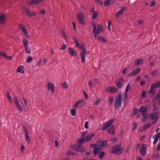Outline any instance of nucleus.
Instances as JSON below:
<instances>
[{
    "instance_id": "nucleus-41",
    "label": "nucleus",
    "mask_w": 160,
    "mask_h": 160,
    "mask_svg": "<svg viewBox=\"0 0 160 160\" xmlns=\"http://www.w3.org/2000/svg\"><path fill=\"white\" fill-rule=\"evenodd\" d=\"M104 3L105 6H107L110 4L109 0H106L104 1Z\"/></svg>"
},
{
    "instance_id": "nucleus-25",
    "label": "nucleus",
    "mask_w": 160,
    "mask_h": 160,
    "mask_svg": "<svg viewBox=\"0 0 160 160\" xmlns=\"http://www.w3.org/2000/svg\"><path fill=\"white\" fill-rule=\"evenodd\" d=\"M115 127L114 125H112L108 130V133H111L113 135L115 134Z\"/></svg>"
},
{
    "instance_id": "nucleus-30",
    "label": "nucleus",
    "mask_w": 160,
    "mask_h": 160,
    "mask_svg": "<svg viewBox=\"0 0 160 160\" xmlns=\"http://www.w3.org/2000/svg\"><path fill=\"white\" fill-rule=\"evenodd\" d=\"M101 150L100 148H95L93 150V152L94 155L96 156L97 154H98L100 151Z\"/></svg>"
},
{
    "instance_id": "nucleus-40",
    "label": "nucleus",
    "mask_w": 160,
    "mask_h": 160,
    "mask_svg": "<svg viewBox=\"0 0 160 160\" xmlns=\"http://www.w3.org/2000/svg\"><path fill=\"white\" fill-rule=\"evenodd\" d=\"M76 109H72L71 110V114L72 116H74L76 114Z\"/></svg>"
},
{
    "instance_id": "nucleus-44",
    "label": "nucleus",
    "mask_w": 160,
    "mask_h": 160,
    "mask_svg": "<svg viewBox=\"0 0 160 160\" xmlns=\"http://www.w3.org/2000/svg\"><path fill=\"white\" fill-rule=\"evenodd\" d=\"M113 101V98L112 97H111L109 98V105H111Z\"/></svg>"
},
{
    "instance_id": "nucleus-22",
    "label": "nucleus",
    "mask_w": 160,
    "mask_h": 160,
    "mask_svg": "<svg viewBox=\"0 0 160 160\" xmlns=\"http://www.w3.org/2000/svg\"><path fill=\"white\" fill-rule=\"evenodd\" d=\"M143 63V60L142 59H138L135 60L134 62V65L135 66H138L139 65H141Z\"/></svg>"
},
{
    "instance_id": "nucleus-18",
    "label": "nucleus",
    "mask_w": 160,
    "mask_h": 160,
    "mask_svg": "<svg viewBox=\"0 0 160 160\" xmlns=\"http://www.w3.org/2000/svg\"><path fill=\"white\" fill-rule=\"evenodd\" d=\"M114 121V119H112L107 122L106 125L103 128L102 130H106L112 125Z\"/></svg>"
},
{
    "instance_id": "nucleus-59",
    "label": "nucleus",
    "mask_w": 160,
    "mask_h": 160,
    "mask_svg": "<svg viewBox=\"0 0 160 160\" xmlns=\"http://www.w3.org/2000/svg\"><path fill=\"white\" fill-rule=\"evenodd\" d=\"M101 101V100L100 99H98L97 101L96 102H95L93 104V105H98Z\"/></svg>"
},
{
    "instance_id": "nucleus-27",
    "label": "nucleus",
    "mask_w": 160,
    "mask_h": 160,
    "mask_svg": "<svg viewBox=\"0 0 160 160\" xmlns=\"http://www.w3.org/2000/svg\"><path fill=\"white\" fill-rule=\"evenodd\" d=\"M151 120H154V119H158L159 118L158 116L157 115L156 112H153L151 114Z\"/></svg>"
},
{
    "instance_id": "nucleus-60",
    "label": "nucleus",
    "mask_w": 160,
    "mask_h": 160,
    "mask_svg": "<svg viewBox=\"0 0 160 160\" xmlns=\"http://www.w3.org/2000/svg\"><path fill=\"white\" fill-rule=\"evenodd\" d=\"M85 128L86 129L88 128V122L87 121L86 122L85 124Z\"/></svg>"
},
{
    "instance_id": "nucleus-1",
    "label": "nucleus",
    "mask_w": 160,
    "mask_h": 160,
    "mask_svg": "<svg viewBox=\"0 0 160 160\" xmlns=\"http://www.w3.org/2000/svg\"><path fill=\"white\" fill-rule=\"evenodd\" d=\"M73 39L77 48L79 49H82V51L80 52V54L82 62L83 63H84L85 61V55L87 53V51L86 48L83 44H80L78 40L76 38L73 37Z\"/></svg>"
},
{
    "instance_id": "nucleus-54",
    "label": "nucleus",
    "mask_w": 160,
    "mask_h": 160,
    "mask_svg": "<svg viewBox=\"0 0 160 160\" xmlns=\"http://www.w3.org/2000/svg\"><path fill=\"white\" fill-rule=\"evenodd\" d=\"M147 92L145 91H143L142 92L141 97H146V94Z\"/></svg>"
},
{
    "instance_id": "nucleus-64",
    "label": "nucleus",
    "mask_w": 160,
    "mask_h": 160,
    "mask_svg": "<svg viewBox=\"0 0 160 160\" xmlns=\"http://www.w3.org/2000/svg\"><path fill=\"white\" fill-rule=\"evenodd\" d=\"M141 146V145L139 143H138L137 144V146L136 148V149L137 150Z\"/></svg>"
},
{
    "instance_id": "nucleus-53",
    "label": "nucleus",
    "mask_w": 160,
    "mask_h": 160,
    "mask_svg": "<svg viewBox=\"0 0 160 160\" xmlns=\"http://www.w3.org/2000/svg\"><path fill=\"white\" fill-rule=\"evenodd\" d=\"M133 130L134 131L135 130L137 127V123L136 122H135L133 124Z\"/></svg>"
},
{
    "instance_id": "nucleus-63",
    "label": "nucleus",
    "mask_w": 160,
    "mask_h": 160,
    "mask_svg": "<svg viewBox=\"0 0 160 160\" xmlns=\"http://www.w3.org/2000/svg\"><path fill=\"white\" fill-rule=\"evenodd\" d=\"M119 82H122L124 80V78H123L121 77L119 78Z\"/></svg>"
},
{
    "instance_id": "nucleus-32",
    "label": "nucleus",
    "mask_w": 160,
    "mask_h": 160,
    "mask_svg": "<svg viewBox=\"0 0 160 160\" xmlns=\"http://www.w3.org/2000/svg\"><path fill=\"white\" fill-rule=\"evenodd\" d=\"M151 123H148L147 124H146L145 125H144V126H143L142 128V130L143 131H144L148 128H149L151 127Z\"/></svg>"
},
{
    "instance_id": "nucleus-4",
    "label": "nucleus",
    "mask_w": 160,
    "mask_h": 160,
    "mask_svg": "<svg viewBox=\"0 0 160 160\" xmlns=\"http://www.w3.org/2000/svg\"><path fill=\"white\" fill-rule=\"evenodd\" d=\"M122 95V94H119L115 98L114 107L116 109H118L121 107Z\"/></svg>"
},
{
    "instance_id": "nucleus-48",
    "label": "nucleus",
    "mask_w": 160,
    "mask_h": 160,
    "mask_svg": "<svg viewBox=\"0 0 160 160\" xmlns=\"http://www.w3.org/2000/svg\"><path fill=\"white\" fill-rule=\"evenodd\" d=\"M123 84L120 82H118L117 83V86L118 88H121Z\"/></svg>"
},
{
    "instance_id": "nucleus-50",
    "label": "nucleus",
    "mask_w": 160,
    "mask_h": 160,
    "mask_svg": "<svg viewBox=\"0 0 160 160\" xmlns=\"http://www.w3.org/2000/svg\"><path fill=\"white\" fill-rule=\"evenodd\" d=\"M22 99L23 100L25 103V108H26L28 107L27 101L26 99L24 98H23Z\"/></svg>"
},
{
    "instance_id": "nucleus-34",
    "label": "nucleus",
    "mask_w": 160,
    "mask_h": 160,
    "mask_svg": "<svg viewBox=\"0 0 160 160\" xmlns=\"http://www.w3.org/2000/svg\"><path fill=\"white\" fill-rule=\"evenodd\" d=\"M97 38L98 40H100L101 42H107V40L102 36H98Z\"/></svg>"
},
{
    "instance_id": "nucleus-17",
    "label": "nucleus",
    "mask_w": 160,
    "mask_h": 160,
    "mask_svg": "<svg viewBox=\"0 0 160 160\" xmlns=\"http://www.w3.org/2000/svg\"><path fill=\"white\" fill-rule=\"evenodd\" d=\"M147 147L146 145L142 144L141 148L140 150V152L141 155L143 156H144L146 152Z\"/></svg>"
},
{
    "instance_id": "nucleus-33",
    "label": "nucleus",
    "mask_w": 160,
    "mask_h": 160,
    "mask_svg": "<svg viewBox=\"0 0 160 160\" xmlns=\"http://www.w3.org/2000/svg\"><path fill=\"white\" fill-rule=\"evenodd\" d=\"M85 141V139L83 138H79L77 140V143L81 144Z\"/></svg>"
},
{
    "instance_id": "nucleus-21",
    "label": "nucleus",
    "mask_w": 160,
    "mask_h": 160,
    "mask_svg": "<svg viewBox=\"0 0 160 160\" xmlns=\"http://www.w3.org/2000/svg\"><path fill=\"white\" fill-rule=\"evenodd\" d=\"M0 56L3 57L5 58L11 60L12 59V57L10 56L7 55L6 52H2L0 51Z\"/></svg>"
},
{
    "instance_id": "nucleus-29",
    "label": "nucleus",
    "mask_w": 160,
    "mask_h": 160,
    "mask_svg": "<svg viewBox=\"0 0 160 160\" xmlns=\"http://www.w3.org/2000/svg\"><path fill=\"white\" fill-rule=\"evenodd\" d=\"M19 27L20 29L22 31V32L25 33L28 32L27 30L26 29L25 27L22 24H20L19 25Z\"/></svg>"
},
{
    "instance_id": "nucleus-9",
    "label": "nucleus",
    "mask_w": 160,
    "mask_h": 160,
    "mask_svg": "<svg viewBox=\"0 0 160 160\" xmlns=\"http://www.w3.org/2000/svg\"><path fill=\"white\" fill-rule=\"evenodd\" d=\"M46 88L48 91H51L53 93L55 92V87L54 85L50 82H48L46 85Z\"/></svg>"
},
{
    "instance_id": "nucleus-14",
    "label": "nucleus",
    "mask_w": 160,
    "mask_h": 160,
    "mask_svg": "<svg viewBox=\"0 0 160 160\" xmlns=\"http://www.w3.org/2000/svg\"><path fill=\"white\" fill-rule=\"evenodd\" d=\"M140 68H137L135 69L132 70L130 73L128 75V76L129 77H130L137 75L140 72Z\"/></svg>"
},
{
    "instance_id": "nucleus-38",
    "label": "nucleus",
    "mask_w": 160,
    "mask_h": 160,
    "mask_svg": "<svg viewBox=\"0 0 160 160\" xmlns=\"http://www.w3.org/2000/svg\"><path fill=\"white\" fill-rule=\"evenodd\" d=\"M16 108L17 109L19 110L20 112H22L23 111V109L22 107H21V105H20V104H18L16 106Z\"/></svg>"
},
{
    "instance_id": "nucleus-31",
    "label": "nucleus",
    "mask_w": 160,
    "mask_h": 160,
    "mask_svg": "<svg viewBox=\"0 0 160 160\" xmlns=\"http://www.w3.org/2000/svg\"><path fill=\"white\" fill-rule=\"evenodd\" d=\"M61 86L64 89H68V85L66 81H65L63 83H62Z\"/></svg>"
},
{
    "instance_id": "nucleus-10",
    "label": "nucleus",
    "mask_w": 160,
    "mask_h": 160,
    "mask_svg": "<svg viewBox=\"0 0 160 160\" xmlns=\"http://www.w3.org/2000/svg\"><path fill=\"white\" fill-rule=\"evenodd\" d=\"M86 105L85 101L84 100L80 101L76 103L74 107L75 109H78L84 107Z\"/></svg>"
},
{
    "instance_id": "nucleus-16",
    "label": "nucleus",
    "mask_w": 160,
    "mask_h": 160,
    "mask_svg": "<svg viewBox=\"0 0 160 160\" xmlns=\"http://www.w3.org/2000/svg\"><path fill=\"white\" fill-rule=\"evenodd\" d=\"M147 110L148 108L146 107L143 106L140 108L139 112H142V116L144 117L147 114Z\"/></svg>"
},
{
    "instance_id": "nucleus-6",
    "label": "nucleus",
    "mask_w": 160,
    "mask_h": 160,
    "mask_svg": "<svg viewBox=\"0 0 160 160\" xmlns=\"http://www.w3.org/2000/svg\"><path fill=\"white\" fill-rule=\"evenodd\" d=\"M158 87H160V81H158L156 83L152 84L148 93L149 94L152 93L153 95H154L156 92V91L154 90V89Z\"/></svg>"
},
{
    "instance_id": "nucleus-15",
    "label": "nucleus",
    "mask_w": 160,
    "mask_h": 160,
    "mask_svg": "<svg viewBox=\"0 0 160 160\" xmlns=\"http://www.w3.org/2000/svg\"><path fill=\"white\" fill-rule=\"evenodd\" d=\"M23 129L25 132V135L27 142L28 144H29L31 142V140L29 135L28 133L27 128L24 126H23Z\"/></svg>"
},
{
    "instance_id": "nucleus-20",
    "label": "nucleus",
    "mask_w": 160,
    "mask_h": 160,
    "mask_svg": "<svg viewBox=\"0 0 160 160\" xmlns=\"http://www.w3.org/2000/svg\"><path fill=\"white\" fill-rule=\"evenodd\" d=\"M95 135L94 133H91L86 136L85 138V142H88Z\"/></svg>"
},
{
    "instance_id": "nucleus-56",
    "label": "nucleus",
    "mask_w": 160,
    "mask_h": 160,
    "mask_svg": "<svg viewBox=\"0 0 160 160\" xmlns=\"http://www.w3.org/2000/svg\"><path fill=\"white\" fill-rule=\"evenodd\" d=\"M66 47H67L66 45L65 44H63L62 46L60 48V49L62 50H64L66 48Z\"/></svg>"
},
{
    "instance_id": "nucleus-35",
    "label": "nucleus",
    "mask_w": 160,
    "mask_h": 160,
    "mask_svg": "<svg viewBox=\"0 0 160 160\" xmlns=\"http://www.w3.org/2000/svg\"><path fill=\"white\" fill-rule=\"evenodd\" d=\"M14 100L16 106L19 104L18 99L16 96H15L14 97Z\"/></svg>"
},
{
    "instance_id": "nucleus-23",
    "label": "nucleus",
    "mask_w": 160,
    "mask_h": 160,
    "mask_svg": "<svg viewBox=\"0 0 160 160\" xmlns=\"http://www.w3.org/2000/svg\"><path fill=\"white\" fill-rule=\"evenodd\" d=\"M160 138V132L158 133L156 135L153 136V138L154 139V140L153 142V144L154 145L157 143L159 138Z\"/></svg>"
},
{
    "instance_id": "nucleus-2",
    "label": "nucleus",
    "mask_w": 160,
    "mask_h": 160,
    "mask_svg": "<svg viewBox=\"0 0 160 160\" xmlns=\"http://www.w3.org/2000/svg\"><path fill=\"white\" fill-rule=\"evenodd\" d=\"M112 153H114L116 155L121 154L123 152L124 148L122 147V144H117L112 148Z\"/></svg>"
},
{
    "instance_id": "nucleus-7",
    "label": "nucleus",
    "mask_w": 160,
    "mask_h": 160,
    "mask_svg": "<svg viewBox=\"0 0 160 160\" xmlns=\"http://www.w3.org/2000/svg\"><path fill=\"white\" fill-rule=\"evenodd\" d=\"M23 11L26 15L29 17L34 16L36 15V12H31L30 9L27 8H24Z\"/></svg>"
},
{
    "instance_id": "nucleus-37",
    "label": "nucleus",
    "mask_w": 160,
    "mask_h": 160,
    "mask_svg": "<svg viewBox=\"0 0 160 160\" xmlns=\"http://www.w3.org/2000/svg\"><path fill=\"white\" fill-rule=\"evenodd\" d=\"M98 12L97 11V12H94L93 14L92 19H96L97 18V17L98 15Z\"/></svg>"
},
{
    "instance_id": "nucleus-5",
    "label": "nucleus",
    "mask_w": 160,
    "mask_h": 160,
    "mask_svg": "<svg viewBox=\"0 0 160 160\" xmlns=\"http://www.w3.org/2000/svg\"><path fill=\"white\" fill-rule=\"evenodd\" d=\"M71 147L74 150L78 152H81L82 154L87 150L81 144H74L72 145Z\"/></svg>"
},
{
    "instance_id": "nucleus-3",
    "label": "nucleus",
    "mask_w": 160,
    "mask_h": 160,
    "mask_svg": "<svg viewBox=\"0 0 160 160\" xmlns=\"http://www.w3.org/2000/svg\"><path fill=\"white\" fill-rule=\"evenodd\" d=\"M92 26L93 27L92 32L94 34V37L96 38L98 34L101 32L102 30V26L99 24H98L97 25L95 22L92 24Z\"/></svg>"
},
{
    "instance_id": "nucleus-26",
    "label": "nucleus",
    "mask_w": 160,
    "mask_h": 160,
    "mask_svg": "<svg viewBox=\"0 0 160 160\" xmlns=\"http://www.w3.org/2000/svg\"><path fill=\"white\" fill-rule=\"evenodd\" d=\"M124 10V8H122L120 10L116 13L115 14L116 17L117 18H118L120 15H122L123 13Z\"/></svg>"
},
{
    "instance_id": "nucleus-45",
    "label": "nucleus",
    "mask_w": 160,
    "mask_h": 160,
    "mask_svg": "<svg viewBox=\"0 0 160 160\" xmlns=\"http://www.w3.org/2000/svg\"><path fill=\"white\" fill-rule=\"evenodd\" d=\"M158 73V70H155L153 71H152L151 73L154 76H155L157 73Z\"/></svg>"
},
{
    "instance_id": "nucleus-49",
    "label": "nucleus",
    "mask_w": 160,
    "mask_h": 160,
    "mask_svg": "<svg viewBox=\"0 0 160 160\" xmlns=\"http://www.w3.org/2000/svg\"><path fill=\"white\" fill-rule=\"evenodd\" d=\"M90 147L93 148H98V145L97 144H90Z\"/></svg>"
},
{
    "instance_id": "nucleus-55",
    "label": "nucleus",
    "mask_w": 160,
    "mask_h": 160,
    "mask_svg": "<svg viewBox=\"0 0 160 160\" xmlns=\"http://www.w3.org/2000/svg\"><path fill=\"white\" fill-rule=\"evenodd\" d=\"M128 69H129L128 68H125L122 71V73L124 74H125L126 73V72L128 71Z\"/></svg>"
},
{
    "instance_id": "nucleus-62",
    "label": "nucleus",
    "mask_w": 160,
    "mask_h": 160,
    "mask_svg": "<svg viewBox=\"0 0 160 160\" xmlns=\"http://www.w3.org/2000/svg\"><path fill=\"white\" fill-rule=\"evenodd\" d=\"M7 97L9 102H11L12 101V98L10 95L7 96Z\"/></svg>"
},
{
    "instance_id": "nucleus-57",
    "label": "nucleus",
    "mask_w": 160,
    "mask_h": 160,
    "mask_svg": "<svg viewBox=\"0 0 160 160\" xmlns=\"http://www.w3.org/2000/svg\"><path fill=\"white\" fill-rule=\"evenodd\" d=\"M24 145H22L21 146V152L22 153L23 152L24 150Z\"/></svg>"
},
{
    "instance_id": "nucleus-13",
    "label": "nucleus",
    "mask_w": 160,
    "mask_h": 160,
    "mask_svg": "<svg viewBox=\"0 0 160 160\" xmlns=\"http://www.w3.org/2000/svg\"><path fill=\"white\" fill-rule=\"evenodd\" d=\"M77 17L80 23L82 25H84L85 23L84 20V18L85 17L84 14L82 13H78L77 15Z\"/></svg>"
},
{
    "instance_id": "nucleus-46",
    "label": "nucleus",
    "mask_w": 160,
    "mask_h": 160,
    "mask_svg": "<svg viewBox=\"0 0 160 160\" xmlns=\"http://www.w3.org/2000/svg\"><path fill=\"white\" fill-rule=\"evenodd\" d=\"M5 20V18L4 16L1 15L0 16V23L3 22Z\"/></svg>"
},
{
    "instance_id": "nucleus-28",
    "label": "nucleus",
    "mask_w": 160,
    "mask_h": 160,
    "mask_svg": "<svg viewBox=\"0 0 160 160\" xmlns=\"http://www.w3.org/2000/svg\"><path fill=\"white\" fill-rule=\"evenodd\" d=\"M39 3V2L37 0H32L29 1L27 2L28 4H29L31 5H33L34 4H38Z\"/></svg>"
},
{
    "instance_id": "nucleus-36",
    "label": "nucleus",
    "mask_w": 160,
    "mask_h": 160,
    "mask_svg": "<svg viewBox=\"0 0 160 160\" xmlns=\"http://www.w3.org/2000/svg\"><path fill=\"white\" fill-rule=\"evenodd\" d=\"M105 154V153L104 152L102 151L99 153V157L101 159H102L103 158Z\"/></svg>"
},
{
    "instance_id": "nucleus-39",
    "label": "nucleus",
    "mask_w": 160,
    "mask_h": 160,
    "mask_svg": "<svg viewBox=\"0 0 160 160\" xmlns=\"http://www.w3.org/2000/svg\"><path fill=\"white\" fill-rule=\"evenodd\" d=\"M131 88V86H130V83H129L126 87L125 92V93L127 92H128V90L130 89Z\"/></svg>"
},
{
    "instance_id": "nucleus-52",
    "label": "nucleus",
    "mask_w": 160,
    "mask_h": 160,
    "mask_svg": "<svg viewBox=\"0 0 160 160\" xmlns=\"http://www.w3.org/2000/svg\"><path fill=\"white\" fill-rule=\"evenodd\" d=\"M111 140L112 142L115 143L117 140V138H116L113 137L111 138Z\"/></svg>"
},
{
    "instance_id": "nucleus-61",
    "label": "nucleus",
    "mask_w": 160,
    "mask_h": 160,
    "mask_svg": "<svg viewBox=\"0 0 160 160\" xmlns=\"http://www.w3.org/2000/svg\"><path fill=\"white\" fill-rule=\"evenodd\" d=\"M39 14H42L43 15H45V13L44 11V10L43 9L41 10L39 12Z\"/></svg>"
},
{
    "instance_id": "nucleus-51",
    "label": "nucleus",
    "mask_w": 160,
    "mask_h": 160,
    "mask_svg": "<svg viewBox=\"0 0 160 160\" xmlns=\"http://www.w3.org/2000/svg\"><path fill=\"white\" fill-rule=\"evenodd\" d=\"M62 33L63 37L66 40H67V38L65 32H62Z\"/></svg>"
},
{
    "instance_id": "nucleus-8",
    "label": "nucleus",
    "mask_w": 160,
    "mask_h": 160,
    "mask_svg": "<svg viewBox=\"0 0 160 160\" xmlns=\"http://www.w3.org/2000/svg\"><path fill=\"white\" fill-rule=\"evenodd\" d=\"M108 140L102 141L101 140L97 141L96 142L98 145V147L102 149L105 147L107 146Z\"/></svg>"
},
{
    "instance_id": "nucleus-42",
    "label": "nucleus",
    "mask_w": 160,
    "mask_h": 160,
    "mask_svg": "<svg viewBox=\"0 0 160 160\" xmlns=\"http://www.w3.org/2000/svg\"><path fill=\"white\" fill-rule=\"evenodd\" d=\"M33 58L31 56L29 57L26 60V62L28 63L31 62Z\"/></svg>"
},
{
    "instance_id": "nucleus-12",
    "label": "nucleus",
    "mask_w": 160,
    "mask_h": 160,
    "mask_svg": "<svg viewBox=\"0 0 160 160\" xmlns=\"http://www.w3.org/2000/svg\"><path fill=\"white\" fill-rule=\"evenodd\" d=\"M118 91V89L114 87H107L106 88V91L109 93H115Z\"/></svg>"
},
{
    "instance_id": "nucleus-24",
    "label": "nucleus",
    "mask_w": 160,
    "mask_h": 160,
    "mask_svg": "<svg viewBox=\"0 0 160 160\" xmlns=\"http://www.w3.org/2000/svg\"><path fill=\"white\" fill-rule=\"evenodd\" d=\"M17 72H18L23 73L24 72V69L23 66L21 65L19 66L17 69Z\"/></svg>"
},
{
    "instance_id": "nucleus-47",
    "label": "nucleus",
    "mask_w": 160,
    "mask_h": 160,
    "mask_svg": "<svg viewBox=\"0 0 160 160\" xmlns=\"http://www.w3.org/2000/svg\"><path fill=\"white\" fill-rule=\"evenodd\" d=\"M68 155H76V153L71 150H69L68 152Z\"/></svg>"
},
{
    "instance_id": "nucleus-58",
    "label": "nucleus",
    "mask_w": 160,
    "mask_h": 160,
    "mask_svg": "<svg viewBox=\"0 0 160 160\" xmlns=\"http://www.w3.org/2000/svg\"><path fill=\"white\" fill-rule=\"evenodd\" d=\"M87 133V132L86 131L85 132L82 133V138H85L86 137L85 136V135L86 134V133Z\"/></svg>"
},
{
    "instance_id": "nucleus-11",
    "label": "nucleus",
    "mask_w": 160,
    "mask_h": 160,
    "mask_svg": "<svg viewBox=\"0 0 160 160\" xmlns=\"http://www.w3.org/2000/svg\"><path fill=\"white\" fill-rule=\"evenodd\" d=\"M23 43L26 52L28 54L30 53L31 52V50L28 46V41L25 39H23Z\"/></svg>"
},
{
    "instance_id": "nucleus-43",
    "label": "nucleus",
    "mask_w": 160,
    "mask_h": 160,
    "mask_svg": "<svg viewBox=\"0 0 160 160\" xmlns=\"http://www.w3.org/2000/svg\"><path fill=\"white\" fill-rule=\"evenodd\" d=\"M88 84L89 87L90 88L92 89L93 88V84L92 83V82L90 80L88 82Z\"/></svg>"
},
{
    "instance_id": "nucleus-19",
    "label": "nucleus",
    "mask_w": 160,
    "mask_h": 160,
    "mask_svg": "<svg viewBox=\"0 0 160 160\" xmlns=\"http://www.w3.org/2000/svg\"><path fill=\"white\" fill-rule=\"evenodd\" d=\"M68 53L72 56L76 57L77 55V52L73 48H68Z\"/></svg>"
}]
</instances>
